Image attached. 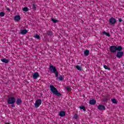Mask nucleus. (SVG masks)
Listing matches in <instances>:
<instances>
[{
	"instance_id": "32",
	"label": "nucleus",
	"mask_w": 124,
	"mask_h": 124,
	"mask_svg": "<svg viewBox=\"0 0 124 124\" xmlns=\"http://www.w3.org/2000/svg\"><path fill=\"white\" fill-rule=\"evenodd\" d=\"M118 21L120 23H121V22H123V19L122 18H119Z\"/></svg>"
},
{
	"instance_id": "5",
	"label": "nucleus",
	"mask_w": 124,
	"mask_h": 124,
	"mask_svg": "<svg viewBox=\"0 0 124 124\" xmlns=\"http://www.w3.org/2000/svg\"><path fill=\"white\" fill-rule=\"evenodd\" d=\"M121 46H111L109 48V51L111 53H116Z\"/></svg>"
},
{
	"instance_id": "26",
	"label": "nucleus",
	"mask_w": 124,
	"mask_h": 124,
	"mask_svg": "<svg viewBox=\"0 0 124 124\" xmlns=\"http://www.w3.org/2000/svg\"><path fill=\"white\" fill-rule=\"evenodd\" d=\"M35 38H36L38 40L40 39V36L39 35L36 34L35 36H33Z\"/></svg>"
},
{
	"instance_id": "16",
	"label": "nucleus",
	"mask_w": 124,
	"mask_h": 124,
	"mask_svg": "<svg viewBox=\"0 0 124 124\" xmlns=\"http://www.w3.org/2000/svg\"><path fill=\"white\" fill-rule=\"evenodd\" d=\"M33 4L32 5V9L34 11H35L36 10V7H37V5L35 4V3L33 2Z\"/></svg>"
},
{
	"instance_id": "24",
	"label": "nucleus",
	"mask_w": 124,
	"mask_h": 124,
	"mask_svg": "<svg viewBox=\"0 0 124 124\" xmlns=\"http://www.w3.org/2000/svg\"><path fill=\"white\" fill-rule=\"evenodd\" d=\"M65 89L67 92H70L71 91V88L69 86L65 87Z\"/></svg>"
},
{
	"instance_id": "19",
	"label": "nucleus",
	"mask_w": 124,
	"mask_h": 124,
	"mask_svg": "<svg viewBox=\"0 0 124 124\" xmlns=\"http://www.w3.org/2000/svg\"><path fill=\"white\" fill-rule=\"evenodd\" d=\"M111 102H112V103H113L114 104H117V103H118V100H117L116 98H113L111 99Z\"/></svg>"
},
{
	"instance_id": "11",
	"label": "nucleus",
	"mask_w": 124,
	"mask_h": 124,
	"mask_svg": "<svg viewBox=\"0 0 124 124\" xmlns=\"http://www.w3.org/2000/svg\"><path fill=\"white\" fill-rule=\"evenodd\" d=\"M14 20L15 21H16V22H18V21H20V20H21V16L19 15H16L15 16Z\"/></svg>"
},
{
	"instance_id": "31",
	"label": "nucleus",
	"mask_w": 124,
	"mask_h": 124,
	"mask_svg": "<svg viewBox=\"0 0 124 124\" xmlns=\"http://www.w3.org/2000/svg\"><path fill=\"white\" fill-rule=\"evenodd\" d=\"M107 100H108V98H105L103 99V101H104V102H106V101H107Z\"/></svg>"
},
{
	"instance_id": "6",
	"label": "nucleus",
	"mask_w": 124,
	"mask_h": 124,
	"mask_svg": "<svg viewBox=\"0 0 124 124\" xmlns=\"http://www.w3.org/2000/svg\"><path fill=\"white\" fill-rule=\"evenodd\" d=\"M116 23H117V19L116 18L113 17L109 18L108 22L109 26H115Z\"/></svg>"
},
{
	"instance_id": "7",
	"label": "nucleus",
	"mask_w": 124,
	"mask_h": 124,
	"mask_svg": "<svg viewBox=\"0 0 124 124\" xmlns=\"http://www.w3.org/2000/svg\"><path fill=\"white\" fill-rule=\"evenodd\" d=\"M41 103H42V101L41 100V99H37L35 103V108H38L39 106H40V105H41Z\"/></svg>"
},
{
	"instance_id": "33",
	"label": "nucleus",
	"mask_w": 124,
	"mask_h": 124,
	"mask_svg": "<svg viewBox=\"0 0 124 124\" xmlns=\"http://www.w3.org/2000/svg\"><path fill=\"white\" fill-rule=\"evenodd\" d=\"M6 9L7 11H9V12H10V9H9V8H7Z\"/></svg>"
},
{
	"instance_id": "30",
	"label": "nucleus",
	"mask_w": 124,
	"mask_h": 124,
	"mask_svg": "<svg viewBox=\"0 0 124 124\" xmlns=\"http://www.w3.org/2000/svg\"><path fill=\"white\" fill-rule=\"evenodd\" d=\"M78 115L77 114H75V115L74 116V119H75L76 120H77V119H78Z\"/></svg>"
},
{
	"instance_id": "22",
	"label": "nucleus",
	"mask_w": 124,
	"mask_h": 124,
	"mask_svg": "<svg viewBox=\"0 0 124 124\" xmlns=\"http://www.w3.org/2000/svg\"><path fill=\"white\" fill-rule=\"evenodd\" d=\"M76 68L78 69V70H79V71H82V67L79 66V65H77L76 66Z\"/></svg>"
},
{
	"instance_id": "12",
	"label": "nucleus",
	"mask_w": 124,
	"mask_h": 124,
	"mask_svg": "<svg viewBox=\"0 0 124 124\" xmlns=\"http://www.w3.org/2000/svg\"><path fill=\"white\" fill-rule=\"evenodd\" d=\"M27 33H28V30H27L26 29L21 30L20 31V33H21V34H22L23 35H24L25 34H27Z\"/></svg>"
},
{
	"instance_id": "9",
	"label": "nucleus",
	"mask_w": 124,
	"mask_h": 124,
	"mask_svg": "<svg viewBox=\"0 0 124 124\" xmlns=\"http://www.w3.org/2000/svg\"><path fill=\"white\" fill-rule=\"evenodd\" d=\"M96 103V100L95 99H91L89 101V104H90V105H95Z\"/></svg>"
},
{
	"instance_id": "29",
	"label": "nucleus",
	"mask_w": 124,
	"mask_h": 124,
	"mask_svg": "<svg viewBox=\"0 0 124 124\" xmlns=\"http://www.w3.org/2000/svg\"><path fill=\"white\" fill-rule=\"evenodd\" d=\"M59 79L60 81H63V77L62 76L59 77Z\"/></svg>"
},
{
	"instance_id": "20",
	"label": "nucleus",
	"mask_w": 124,
	"mask_h": 124,
	"mask_svg": "<svg viewBox=\"0 0 124 124\" xmlns=\"http://www.w3.org/2000/svg\"><path fill=\"white\" fill-rule=\"evenodd\" d=\"M103 34H105V35L108 36V37H110V36H111V35H110L109 32H107L105 31L103 32Z\"/></svg>"
},
{
	"instance_id": "4",
	"label": "nucleus",
	"mask_w": 124,
	"mask_h": 124,
	"mask_svg": "<svg viewBox=\"0 0 124 124\" xmlns=\"http://www.w3.org/2000/svg\"><path fill=\"white\" fill-rule=\"evenodd\" d=\"M117 53H116V57L118 59H121L124 56V51H123V47L121 46L120 48L117 50Z\"/></svg>"
},
{
	"instance_id": "28",
	"label": "nucleus",
	"mask_w": 124,
	"mask_h": 124,
	"mask_svg": "<svg viewBox=\"0 0 124 124\" xmlns=\"http://www.w3.org/2000/svg\"><path fill=\"white\" fill-rule=\"evenodd\" d=\"M5 15V13H4L3 12H1L0 13V17H3Z\"/></svg>"
},
{
	"instance_id": "2",
	"label": "nucleus",
	"mask_w": 124,
	"mask_h": 124,
	"mask_svg": "<svg viewBox=\"0 0 124 124\" xmlns=\"http://www.w3.org/2000/svg\"><path fill=\"white\" fill-rule=\"evenodd\" d=\"M49 69L50 70V73H54L55 75V77L57 78L59 77V72L58 71V70H57L56 66L50 64L49 65Z\"/></svg>"
},
{
	"instance_id": "23",
	"label": "nucleus",
	"mask_w": 124,
	"mask_h": 124,
	"mask_svg": "<svg viewBox=\"0 0 124 124\" xmlns=\"http://www.w3.org/2000/svg\"><path fill=\"white\" fill-rule=\"evenodd\" d=\"M23 11L24 12H28L29 11V8L27 7H25L22 9Z\"/></svg>"
},
{
	"instance_id": "27",
	"label": "nucleus",
	"mask_w": 124,
	"mask_h": 124,
	"mask_svg": "<svg viewBox=\"0 0 124 124\" xmlns=\"http://www.w3.org/2000/svg\"><path fill=\"white\" fill-rule=\"evenodd\" d=\"M51 21H52V22L53 23H54L55 24H56V23H58V22H59V20H58L55 18H51Z\"/></svg>"
},
{
	"instance_id": "21",
	"label": "nucleus",
	"mask_w": 124,
	"mask_h": 124,
	"mask_svg": "<svg viewBox=\"0 0 124 124\" xmlns=\"http://www.w3.org/2000/svg\"><path fill=\"white\" fill-rule=\"evenodd\" d=\"M79 108L80 110H83L84 112H86V107H85V106H81Z\"/></svg>"
},
{
	"instance_id": "14",
	"label": "nucleus",
	"mask_w": 124,
	"mask_h": 124,
	"mask_svg": "<svg viewBox=\"0 0 124 124\" xmlns=\"http://www.w3.org/2000/svg\"><path fill=\"white\" fill-rule=\"evenodd\" d=\"M1 62H4L5 63H8V62H9V60L3 58L1 59Z\"/></svg>"
},
{
	"instance_id": "8",
	"label": "nucleus",
	"mask_w": 124,
	"mask_h": 124,
	"mask_svg": "<svg viewBox=\"0 0 124 124\" xmlns=\"http://www.w3.org/2000/svg\"><path fill=\"white\" fill-rule=\"evenodd\" d=\"M98 110L99 111H102V110H106V108H105V106L102 105H99L97 107Z\"/></svg>"
},
{
	"instance_id": "25",
	"label": "nucleus",
	"mask_w": 124,
	"mask_h": 124,
	"mask_svg": "<svg viewBox=\"0 0 124 124\" xmlns=\"http://www.w3.org/2000/svg\"><path fill=\"white\" fill-rule=\"evenodd\" d=\"M104 68H105V69H106V70H111V68L108 67V66H107L106 65H104Z\"/></svg>"
},
{
	"instance_id": "15",
	"label": "nucleus",
	"mask_w": 124,
	"mask_h": 124,
	"mask_svg": "<svg viewBox=\"0 0 124 124\" xmlns=\"http://www.w3.org/2000/svg\"><path fill=\"white\" fill-rule=\"evenodd\" d=\"M59 116H60V117H64V116H65V111H61L59 112Z\"/></svg>"
},
{
	"instance_id": "17",
	"label": "nucleus",
	"mask_w": 124,
	"mask_h": 124,
	"mask_svg": "<svg viewBox=\"0 0 124 124\" xmlns=\"http://www.w3.org/2000/svg\"><path fill=\"white\" fill-rule=\"evenodd\" d=\"M46 34L48 36H52L53 35V32L51 31H46Z\"/></svg>"
},
{
	"instance_id": "3",
	"label": "nucleus",
	"mask_w": 124,
	"mask_h": 124,
	"mask_svg": "<svg viewBox=\"0 0 124 124\" xmlns=\"http://www.w3.org/2000/svg\"><path fill=\"white\" fill-rule=\"evenodd\" d=\"M16 102V98L14 97H10L7 99V104H11V107H15V103Z\"/></svg>"
},
{
	"instance_id": "13",
	"label": "nucleus",
	"mask_w": 124,
	"mask_h": 124,
	"mask_svg": "<svg viewBox=\"0 0 124 124\" xmlns=\"http://www.w3.org/2000/svg\"><path fill=\"white\" fill-rule=\"evenodd\" d=\"M16 104L17 105H21V104H22V99H21V98H18L16 99Z\"/></svg>"
},
{
	"instance_id": "18",
	"label": "nucleus",
	"mask_w": 124,
	"mask_h": 124,
	"mask_svg": "<svg viewBox=\"0 0 124 124\" xmlns=\"http://www.w3.org/2000/svg\"><path fill=\"white\" fill-rule=\"evenodd\" d=\"M90 54V50L89 49H86L84 52V56L86 57L88 56V55Z\"/></svg>"
},
{
	"instance_id": "10",
	"label": "nucleus",
	"mask_w": 124,
	"mask_h": 124,
	"mask_svg": "<svg viewBox=\"0 0 124 124\" xmlns=\"http://www.w3.org/2000/svg\"><path fill=\"white\" fill-rule=\"evenodd\" d=\"M39 77V74H38V72H35L33 74V79H37Z\"/></svg>"
},
{
	"instance_id": "1",
	"label": "nucleus",
	"mask_w": 124,
	"mask_h": 124,
	"mask_svg": "<svg viewBox=\"0 0 124 124\" xmlns=\"http://www.w3.org/2000/svg\"><path fill=\"white\" fill-rule=\"evenodd\" d=\"M50 90L53 93V94H55V95H57V96H62V93H61L59 91H58V89L54 86L53 85H50L49 86Z\"/></svg>"
}]
</instances>
